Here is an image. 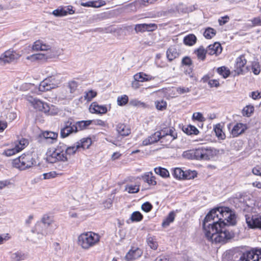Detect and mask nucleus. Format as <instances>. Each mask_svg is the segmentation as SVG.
<instances>
[{"label":"nucleus","instance_id":"1","mask_svg":"<svg viewBox=\"0 0 261 261\" xmlns=\"http://www.w3.org/2000/svg\"><path fill=\"white\" fill-rule=\"evenodd\" d=\"M236 224V216L228 207H219L211 210L203 222L205 236L208 241L215 243L225 242L234 235L228 229Z\"/></svg>","mask_w":261,"mask_h":261},{"label":"nucleus","instance_id":"2","mask_svg":"<svg viewBox=\"0 0 261 261\" xmlns=\"http://www.w3.org/2000/svg\"><path fill=\"white\" fill-rule=\"evenodd\" d=\"M100 236L92 231L81 234L78 237L77 243L83 249L88 250L96 246L99 242Z\"/></svg>","mask_w":261,"mask_h":261},{"label":"nucleus","instance_id":"3","mask_svg":"<svg viewBox=\"0 0 261 261\" xmlns=\"http://www.w3.org/2000/svg\"><path fill=\"white\" fill-rule=\"evenodd\" d=\"M216 154V150L210 147H199L194 150H191V152L188 153V158L195 160H209L212 159Z\"/></svg>","mask_w":261,"mask_h":261},{"label":"nucleus","instance_id":"4","mask_svg":"<svg viewBox=\"0 0 261 261\" xmlns=\"http://www.w3.org/2000/svg\"><path fill=\"white\" fill-rule=\"evenodd\" d=\"M36 159L31 153H24L13 161L14 167L19 168L21 170L30 168L36 165Z\"/></svg>","mask_w":261,"mask_h":261},{"label":"nucleus","instance_id":"5","mask_svg":"<svg viewBox=\"0 0 261 261\" xmlns=\"http://www.w3.org/2000/svg\"><path fill=\"white\" fill-rule=\"evenodd\" d=\"M175 129L173 127H162V135L161 143L163 145L167 146L174 140L177 138V134L175 132Z\"/></svg>","mask_w":261,"mask_h":261},{"label":"nucleus","instance_id":"6","mask_svg":"<svg viewBox=\"0 0 261 261\" xmlns=\"http://www.w3.org/2000/svg\"><path fill=\"white\" fill-rule=\"evenodd\" d=\"M238 261H261V248L245 252Z\"/></svg>","mask_w":261,"mask_h":261},{"label":"nucleus","instance_id":"7","mask_svg":"<svg viewBox=\"0 0 261 261\" xmlns=\"http://www.w3.org/2000/svg\"><path fill=\"white\" fill-rule=\"evenodd\" d=\"M46 161L49 163H55L58 161L67 162L68 158L65 151L62 152H51V150H48L46 152Z\"/></svg>","mask_w":261,"mask_h":261},{"label":"nucleus","instance_id":"8","mask_svg":"<svg viewBox=\"0 0 261 261\" xmlns=\"http://www.w3.org/2000/svg\"><path fill=\"white\" fill-rule=\"evenodd\" d=\"M247 63V60L245 58V55H242L236 59L235 65V74L234 75H239L240 74H244L249 70L248 66H246L245 69L243 68Z\"/></svg>","mask_w":261,"mask_h":261},{"label":"nucleus","instance_id":"9","mask_svg":"<svg viewBox=\"0 0 261 261\" xmlns=\"http://www.w3.org/2000/svg\"><path fill=\"white\" fill-rule=\"evenodd\" d=\"M20 57L18 54L15 51L10 50L6 51L0 56V65H4L6 63H9Z\"/></svg>","mask_w":261,"mask_h":261},{"label":"nucleus","instance_id":"10","mask_svg":"<svg viewBox=\"0 0 261 261\" xmlns=\"http://www.w3.org/2000/svg\"><path fill=\"white\" fill-rule=\"evenodd\" d=\"M78 129L76 128L71 121L68 120L64 122V125L61 128L60 137L65 138L72 133H76Z\"/></svg>","mask_w":261,"mask_h":261},{"label":"nucleus","instance_id":"11","mask_svg":"<svg viewBox=\"0 0 261 261\" xmlns=\"http://www.w3.org/2000/svg\"><path fill=\"white\" fill-rule=\"evenodd\" d=\"M58 134L50 131H44L40 134L37 137L38 141L41 142L43 140L48 143L52 144L57 140Z\"/></svg>","mask_w":261,"mask_h":261},{"label":"nucleus","instance_id":"12","mask_svg":"<svg viewBox=\"0 0 261 261\" xmlns=\"http://www.w3.org/2000/svg\"><path fill=\"white\" fill-rule=\"evenodd\" d=\"M54 55L50 53L47 52L46 54H35L27 56L26 59L31 62L38 61L42 63L47 62L49 59L53 58Z\"/></svg>","mask_w":261,"mask_h":261},{"label":"nucleus","instance_id":"13","mask_svg":"<svg viewBox=\"0 0 261 261\" xmlns=\"http://www.w3.org/2000/svg\"><path fill=\"white\" fill-rule=\"evenodd\" d=\"M245 217L246 223L250 228H259L261 229V216L255 215L250 217L246 215Z\"/></svg>","mask_w":261,"mask_h":261},{"label":"nucleus","instance_id":"14","mask_svg":"<svg viewBox=\"0 0 261 261\" xmlns=\"http://www.w3.org/2000/svg\"><path fill=\"white\" fill-rule=\"evenodd\" d=\"M33 231L36 232L38 234H41L42 236H46L53 233V230L51 227L47 226L46 225H43L42 223L38 222Z\"/></svg>","mask_w":261,"mask_h":261},{"label":"nucleus","instance_id":"15","mask_svg":"<svg viewBox=\"0 0 261 261\" xmlns=\"http://www.w3.org/2000/svg\"><path fill=\"white\" fill-rule=\"evenodd\" d=\"M32 105L34 109L37 111L42 112L45 114H49V106L46 102H43L42 101L34 98L32 101Z\"/></svg>","mask_w":261,"mask_h":261},{"label":"nucleus","instance_id":"16","mask_svg":"<svg viewBox=\"0 0 261 261\" xmlns=\"http://www.w3.org/2000/svg\"><path fill=\"white\" fill-rule=\"evenodd\" d=\"M160 130L155 132L153 134L149 136L147 138L143 141L142 144L144 146H147L154 143H156L162 139V127Z\"/></svg>","mask_w":261,"mask_h":261},{"label":"nucleus","instance_id":"17","mask_svg":"<svg viewBox=\"0 0 261 261\" xmlns=\"http://www.w3.org/2000/svg\"><path fill=\"white\" fill-rule=\"evenodd\" d=\"M89 111L91 113L104 114L107 113V107L105 105H99L96 101L93 102L90 106Z\"/></svg>","mask_w":261,"mask_h":261},{"label":"nucleus","instance_id":"18","mask_svg":"<svg viewBox=\"0 0 261 261\" xmlns=\"http://www.w3.org/2000/svg\"><path fill=\"white\" fill-rule=\"evenodd\" d=\"M248 128V127L246 124L237 123L231 130V134L234 137H238L244 134Z\"/></svg>","mask_w":261,"mask_h":261},{"label":"nucleus","instance_id":"19","mask_svg":"<svg viewBox=\"0 0 261 261\" xmlns=\"http://www.w3.org/2000/svg\"><path fill=\"white\" fill-rule=\"evenodd\" d=\"M206 50L208 55L211 56L215 55L217 56L221 53L222 47L219 42H215L214 44L209 45Z\"/></svg>","mask_w":261,"mask_h":261},{"label":"nucleus","instance_id":"20","mask_svg":"<svg viewBox=\"0 0 261 261\" xmlns=\"http://www.w3.org/2000/svg\"><path fill=\"white\" fill-rule=\"evenodd\" d=\"M142 254L141 249L139 248H132L126 254L125 258L127 261H132L140 257Z\"/></svg>","mask_w":261,"mask_h":261},{"label":"nucleus","instance_id":"21","mask_svg":"<svg viewBox=\"0 0 261 261\" xmlns=\"http://www.w3.org/2000/svg\"><path fill=\"white\" fill-rule=\"evenodd\" d=\"M180 53L177 51L175 46H170L166 51V56L169 62H171L175 59L178 58Z\"/></svg>","mask_w":261,"mask_h":261},{"label":"nucleus","instance_id":"22","mask_svg":"<svg viewBox=\"0 0 261 261\" xmlns=\"http://www.w3.org/2000/svg\"><path fill=\"white\" fill-rule=\"evenodd\" d=\"M116 129L118 134L123 137L127 136L131 133L130 129L124 123H118L116 126Z\"/></svg>","mask_w":261,"mask_h":261},{"label":"nucleus","instance_id":"23","mask_svg":"<svg viewBox=\"0 0 261 261\" xmlns=\"http://www.w3.org/2000/svg\"><path fill=\"white\" fill-rule=\"evenodd\" d=\"M92 140L90 137L84 138L76 142L77 148L83 149H88L92 144Z\"/></svg>","mask_w":261,"mask_h":261},{"label":"nucleus","instance_id":"24","mask_svg":"<svg viewBox=\"0 0 261 261\" xmlns=\"http://www.w3.org/2000/svg\"><path fill=\"white\" fill-rule=\"evenodd\" d=\"M182 131L187 135H197L199 133V130L194 125L189 124L187 126H183Z\"/></svg>","mask_w":261,"mask_h":261},{"label":"nucleus","instance_id":"25","mask_svg":"<svg viewBox=\"0 0 261 261\" xmlns=\"http://www.w3.org/2000/svg\"><path fill=\"white\" fill-rule=\"evenodd\" d=\"M54 88L53 84H50L48 79H46L39 84L38 89L41 92L49 91Z\"/></svg>","mask_w":261,"mask_h":261},{"label":"nucleus","instance_id":"26","mask_svg":"<svg viewBox=\"0 0 261 261\" xmlns=\"http://www.w3.org/2000/svg\"><path fill=\"white\" fill-rule=\"evenodd\" d=\"M93 121L92 120H81L75 122L74 126L78 129V132L80 130H83L86 129L91 124H92Z\"/></svg>","mask_w":261,"mask_h":261},{"label":"nucleus","instance_id":"27","mask_svg":"<svg viewBox=\"0 0 261 261\" xmlns=\"http://www.w3.org/2000/svg\"><path fill=\"white\" fill-rule=\"evenodd\" d=\"M223 126L220 124H217L214 127V131L215 133V135L219 140H224L226 138L225 133L222 130Z\"/></svg>","mask_w":261,"mask_h":261},{"label":"nucleus","instance_id":"28","mask_svg":"<svg viewBox=\"0 0 261 261\" xmlns=\"http://www.w3.org/2000/svg\"><path fill=\"white\" fill-rule=\"evenodd\" d=\"M197 37L193 34H190L186 36L183 39L184 43L187 46H193L197 42Z\"/></svg>","mask_w":261,"mask_h":261},{"label":"nucleus","instance_id":"29","mask_svg":"<svg viewBox=\"0 0 261 261\" xmlns=\"http://www.w3.org/2000/svg\"><path fill=\"white\" fill-rule=\"evenodd\" d=\"M197 172L196 170H191L190 169L182 171V179H193L196 177Z\"/></svg>","mask_w":261,"mask_h":261},{"label":"nucleus","instance_id":"30","mask_svg":"<svg viewBox=\"0 0 261 261\" xmlns=\"http://www.w3.org/2000/svg\"><path fill=\"white\" fill-rule=\"evenodd\" d=\"M247 196L241 194H239L238 197H236L234 198V202L236 204L240 203V204L239 205V206H244L245 205L249 206V204L247 202Z\"/></svg>","mask_w":261,"mask_h":261},{"label":"nucleus","instance_id":"31","mask_svg":"<svg viewBox=\"0 0 261 261\" xmlns=\"http://www.w3.org/2000/svg\"><path fill=\"white\" fill-rule=\"evenodd\" d=\"M206 49H205L203 46H200L199 48L194 50V53L197 55L198 59L204 61L206 58V54H207Z\"/></svg>","mask_w":261,"mask_h":261},{"label":"nucleus","instance_id":"32","mask_svg":"<svg viewBox=\"0 0 261 261\" xmlns=\"http://www.w3.org/2000/svg\"><path fill=\"white\" fill-rule=\"evenodd\" d=\"M155 173L159 175L161 177L164 178H166L169 177V172L168 170L163 167H158L154 169Z\"/></svg>","mask_w":261,"mask_h":261},{"label":"nucleus","instance_id":"33","mask_svg":"<svg viewBox=\"0 0 261 261\" xmlns=\"http://www.w3.org/2000/svg\"><path fill=\"white\" fill-rule=\"evenodd\" d=\"M143 76H147V74L143 72H140L134 75V78L136 81L140 82L149 81L154 79V77H143Z\"/></svg>","mask_w":261,"mask_h":261},{"label":"nucleus","instance_id":"34","mask_svg":"<svg viewBox=\"0 0 261 261\" xmlns=\"http://www.w3.org/2000/svg\"><path fill=\"white\" fill-rule=\"evenodd\" d=\"M10 258L11 261H21L26 258V255L21 251H17L11 254Z\"/></svg>","mask_w":261,"mask_h":261},{"label":"nucleus","instance_id":"35","mask_svg":"<svg viewBox=\"0 0 261 261\" xmlns=\"http://www.w3.org/2000/svg\"><path fill=\"white\" fill-rule=\"evenodd\" d=\"M175 213L174 211H171L169 213L166 219L162 222V226L167 227L170 224L173 222L175 219Z\"/></svg>","mask_w":261,"mask_h":261},{"label":"nucleus","instance_id":"36","mask_svg":"<svg viewBox=\"0 0 261 261\" xmlns=\"http://www.w3.org/2000/svg\"><path fill=\"white\" fill-rule=\"evenodd\" d=\"M217 72L224 79L229 77L231 73L230 70L224 66L217 68Z\"/></svg>","mask_w":261,"mask_h":261},{"label":"nucleus","instance_id":"37","mask_svg":"<svg viewBox=\"0 0 261 261\" xmlns=\"http://www.w3.org/2000/svg\"><path fill=\"white\" fill-rule=\"evenodd\" d=\"M254 107L253 105H247L242 110V114L244 116L249 117L254 113Z\"/></svg>","mask_w":261,"mask_h":261},{"label":"nucleus","instance_id":"38","mask_svg":"<svg viewBox=\"0 0 261 261\" xmlns=\"http://www.w3.org/2000/svg\"><path fill=\"white\" fill-rule=\"evenodd\" d=\"M52 14L57 17H61L67 15L65 8L64 6H60L57 9L54 10Z\"/></svg>","mask_w":261,"mask_h":261},{"label":"nucleus","instance_id":"39","mask_svg":"<svg viewBox=\"0 0 261 261\" xmlns=\"http://www.w3.org/2000/svg\"><path fill=\"white\" fill-rule=\"evenodd\" d=\"M216 34V31L211 27H208L205 29L204 33L203 36L207 39H212L214 36Z\"/></svg>","mask_w":261,"mask_h":261},{"label":"nucleus","instance_id":"40","mask_svg":"<svg viewBox=\"0 0 261 261\" xmlns=\"http://www.w3.org/2000/svg\"><path fill=\"white\" fill-rule=\"evenodd\" d=\"M21 150L22 148H19V145H16L14 148L5 150L3 154L7 156H10L17 152H19Z\"/></svg>","mask_w":261,"mask_h":261},{"label":"nucleus","instance_id":"41","mask_svg":"<svg viewBox=\"0 0 261 261\" xmlns=\"http://www.w3.org/2000/svg\"><path fill=\"white\" fill-rule=\"evenodd\" d=\"M53 221V219L51 217L47 214H45L42 216L41 221L39 222L42 223L43 225H46L47 226L51 227Z\"/></svg>","mask_w":261,"mask_h":261},{"label":"nucleus","instance_id":"42","mask_svg":"<svg viewBox=\"0 0 261 261\" xmlns=\"http://www.w3.org/2000/svg\"><path fill=\"white\" fill-rule=\"evenodd\" d=\"M251 69L255 75H258L261 71L260 65L257 60L251 63Z\"/></svg>","mask_w":261,"mask_h":261},{"label":"nucleus","instance_id":"43","mask_svg":"<svg viewBox=\"0 0 261 261\" xmlns=\"http://www.w3.org/2000/svg\"><path fill=\"white\" fill-rule=\"evenodd\" d=\"M182 171L180 168H175L171 169V173L173 177L176 179H182Z\"/></svg>","mask_w":261,"mask_h":261},{"label":"nucleus","instance_id":"44","mask_svg":"<svg viewBox=\"0 0 261 261\" xmlns=\"http://www.w3.org/2000/svg\"><path fill=\"white\" fill-rule=\"evenodd\" d=\"M148 246L152 249L156 250L158 247V244L154 237H148L147 239Z\"/></svg>","mask_w":261,"mask_h":261},{"label":"nucleus","instance_id":"45","mask_svg":"<svg viewBox=\"0 0 261 261\" xmlns=\"http://www.w3.org/2000/svg\"><path fill=\"white\" fill-rule=\"evenodd\" d=\"M79 149V148H77V144L75 143V144H74V145L73 146H68L67 147V146H66V149H65V152L66 153V155H73L74 154L76 151Z\"/></svg>","mask_w":261,"mask_h":261},{"label":"nucleus","instance_id":"46","mask_svg":"<svg viewBox=\"0 0 261 261\" xmlns=\"http://www.w3.org/2000/svg\"><path fill=\"white\" fill-rule=\"evenodd\" d=\"M85 94L84 97L87 101H91L97 95V93L93 90H90L88 92H85Z\"/></svg>","mask_w":261,"mask_h":261},{"label":"nucleus","instance_id":"47","mask_svg":"<svg viewBox=\"0 0 261 261\" xmlns=\"http://www.w3.org/2000/svg\"><path fill=\"white\" fill-rule=\"evenodd\" d=\"M143 215L139 212H133L130 216V219L133 222H139L142 220Z\"/></svg>","mask_w":261,"mask_h":261},{"label":"nucleus","instance_id":"48","mask_svg":"<svg viewBox=\"0 0 261 261\" xmlns=\"http://www.w3.org/2000/svg\"><path fill=\"white\" fill-rule=\"evenodd\" d=\"M125 190L129 193H136L139 191V187L137 185H127L125 187Z\"/></svg>","mask_w":261,"mask_h":261},{"label":"nucleus","instance_id":"49","mask_svg":"<svg viewBox=\"0 0 261 261\" xmlns=\"http://www.w3.org/2000/svg\"><path fill=\"white\" fill-rule=\"evenodd\" d=\"M181 64L182 66L187 67H191L193 65V61L189 56H185L182 59Z\"/></svg>","mask_w":261,"mask_h":261},{"label":"nucleus","instance_id":"50","mask_svg":"<svg viewBox=\"0 0 261 261\" xmlns=\"http://www.w3.org/2000/svg\"><path fill=\"white\" fill-rule=\"evenodd\" d=\"M156 109L160 111H164L167 108V102L164 100L155 102Z\"/></svg>","mask_w":261,"mask_h":261},{"label":"nucleus","instance_id":"51","mask_svg":"<svg viewBox=\"0 0 261 261\" xmlns=\"http://www.w3.org/2000/svg\"><path fill=\"white\" fill-rule=\"evenodd\" d=\"M128 101V97L126 95H123L120 97H118L117 98L118 105L120 106H124Z\"/></svg>","mask_w":261,"mask_h":261},{"label":"nucleus","instance_id":"52","mask_svg":"<svg viewBox=\"0 0 261 261\" xmlns=\"http://www.w3.org/2000/svg\"><path fill=\"white\" fill-rule=\"evenodd\" d=\"M77 86L78 83L75 81H69L68 83V87L71 93H73L76 91Z\"/></svg>","mask_w":261,"mask_h":261},{"label":"nucleus","instance_id":"53","mask_svg":"<svg viewBox=\"0 0 261 261\" xmlns=\"http://www.w3.org/2000/svg\"><path fill=\"white\" fill-rule=\"evenodd\" d=\"M66 145L63 143L60 142L57 147L55 149L51 150V152H62L65 151Z\"/></svg>","mask_w":261,"mask_h":261},{"label":"nucleus","instance_id":"54","mask_svg":"<svg viewBox=\"0 0 261 261\" xmlns=\"http://www.w3.org/2000/svg\"><path fill=\"white\" fill-rule=\"evenodd\" d=\"M59 174L57 173L56 171H50L48 173H45L42 174L43 176V179H48L49 178H55L58 177Z\"/></svg>","mask_w":261,"mask_h":261},{"label":"nucleus","instance_id":"55","mask_svg":"<svg viewBox=\"0 0 261 261\" xmlns=\"http://www.w3.org/2000/svg\"><path fill=\"white\" fill-rule=\"evenodd\" d=\"M192 119L197 120L199 122H202L204 120V118L202 113L200 112L194 113L192 116Z\"/></svg>","mask_w":261,"mask_h":261},{"label":"nucleus","instance_id":"56","mask_svg":"<svg viewBox=\"0 0 261 261\" xmlns=\"http://www.w3.org/2000/svg\"><path fill=\"white\" fill-rule=\"evenodd\" d=\"M41 47H42V41L38 40L34 43L32 46V49L36 51L41 50Z\"/></svg>","mask_w":261,"mask_h":261},{"label":"nucleus","instance_id":"57","mask_svg":"<svg viewBox=\"0 0 261 261\" xmlns=\"http://www.w3.org/2000/svg\"><path fill=\"white\" fill-rule=\"evenodd\" d=\"M135 30L136 32H144L145 30V23L137 24L135 27Z\"/></svg>","mask_w":261,"mask_h":261},{"label":"nucleus","instance_id":"58","mask_svg":"<svg viewBox=\"0 0 261 261\" xmlns=\"http://www.w3.org/2000/svg\"><path fill=\"white\" fill-rule=\"evenodd\" d=\"M142 210L145 212H150L152 208V205L149 202H146L142 205Z\"/></svg>","mask_w":261,"mask_h":261},{"label":"nucleus","instance_id":"59","mask_svg":"<svg viewBox=\"0 0 261 261\" xmlns=\"http://www.w3.org/2000/svg\"><path fill=\"white\" fill-rule=\"evenodd\" d=\"M158 28L155 23H145V30L146 31L151 32L155 30Z\"/></svg>","mask_w":261,"mask_h":261},{"label":"nucleus","instance_id":"60","mask_svg":"<svg viewBox=\"0 0 261 261\" xmlns=\"http://www.w3.org/2000/svg\"><path fill=\"white\" fill-rule=\"evenodd\" d=\"M142 179H155V177L153 176V173L151 171L146 172L142 176Z\"/></svg>","mask_w":261,"mask_h":261},{"label":"nucleus","instance_id":"61","mask_svg":"<svg viewBox=\"0 0 261 261\" xmlns=\"http://www.w3.org/2000/svg\"><path fill=\"white\" fill-rule=\"evenodd\" d=\"M208 84L211 88H217L220 86V83L218 80H211L208 81Z\"/></svg>","mask_w":261,"mask_h":261},{"label":"nucleus","instance_id":"62","mask_svg":"<svg viewBox=\"0 0 261 261\" xmlns=\"http://www.w3.org/2000/svg\"><path fill=\"white\" fill-rule=\"evenodd\" d=\"M29 144V141L28 139L25 138H21L19 141V148H21L23 149Z\"/></svg>","mask_w":261,"mask_h":261},{"label":"nucleus","instance_id":"63","mask_svg":"<svg viewBox=\"0 0 261 261\" xmlns=\"http://www.w3.org/2000/svg\"><path fill=\"white\" fill-rule=\"evenodd\" d=\"M10 236L9 233H4L0 234V245L4 243V242L9 240Z\"/></svg>","mask_w":261,"mask_h":261},{"label":"nucleus","instance_id":"64","mask_svg":"<svg viewBox=\"0 0 261 261\" xmlns=\"http://www.w3.org/2000/svg\"><path fill=\"white\" fill-rule=\"evenodd\" d=\"M250 96L253 99L256 100L261 98V92L256 91H253L251 93Z\"/></svg>","mask_w":261,"mask_h":261}]
</instances>
